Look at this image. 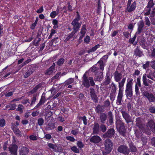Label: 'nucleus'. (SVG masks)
I'll use <instances>...</instances> for the list:
<instances>
[{
  "instance_id": "obj_3",
  "label": "nucleus",
  "mask_w": 155,
  "mask_h": 155,
  "mask_svg": "<svg viewBox=\"0 0 155 155\" xmlns=\"http://www.w3.org/2000/svg\"><path fill=\"white\" fill-rule=\"evenodd\" d=\"M104 144L105 151H103V155H107L110 153L112 150L113 144L111 140L107 139L105 140Z\"/></svg>"
},
{
  "instance_id": "obj_11",
  "label": "nucleus",
  "mask_w": 155,
  "mask_h": 155,
  "mask_svg": "<svg viewBox=\"0 0 155 155\" xmlns=\"http://www.w3.org/2000/svg\"><path fill=\"white\" fill-rule=\"evenodd\" d=\"M71 25L73 26V31L76 33L78 31L80 27V25L79 24L78 22L72 21Z\"/></svg>"
},
{
  "instance_id": "obj_14",
  "label": "nucleus",
  "mask_w": 155,
  "mask_h": 155,
  "mask_svg": "<svg viewBox=\"0 0 155 155\" xmlns=\"http://www.w3.org/2000/svg\"><path fill=\"white\" fill-rule=\"evenodd\" d=\"M147 126L149 127L152 131L155 133V123L153 120H150L148 122Z\"/></svg>"
},
{
  "instance_id": "obj_22",
  "label": "nucleus",
  "mask_w": 155,
  "mask_h": 155,
  "mask_svg": "<svg viewBox=\"0 0 155 155\" xmlns=\"http://www.w3.org/2000/svg\"><path fill=\"white\" fill-rule=\"evenodd\" d=\"M46 101L45 97V95H43V94L42 95L41 98L39 103L35 107V108H38L39 106H41Z\"/></svg>"
},
{
  "instance_id": "obj_60",
  "label": "nucleus",
  "mask_w": 155,
  "mask_h": 155,
  "mask_svg": "<svg viewBox=\"0 0 155 155\" xmlns=\"http://www.w3.org/2000/svg\"><path fill=\"white\" fill-rule=\"evenodd\" d=\"M23 106L21 104H19L17 108V110L20 111L21 112H22L23 110L22 108H23Z\"/></svg>"
},
{
  "instance_id": "obj_29",
  "label": "nucleus",
  "mask_w": 155,
  "mask_h": 155,
  "mask_svg": "<svg viewBox=\"0 0 155 155\" xmlns=\"http://www.w3.org/2000/svg\"><path fill=\"white\" fill-rule=\"evenodd\" d=\"M129 152H130L132 153H135L137 151V149L135 147L133 144L131 143L129 144Z\"/></svg>"
},
{
  "instance_id": "obj_35",
  "label": "nucleus",
  "mask_w": 155,
  "mask_h": 155,
  "mask_svg": "<svg viewBox=\"0 0 155 155\" xmlns=\"http://www.w3.org/2000/svg\"><path fill=\"white\" fill-rule=\"evenodd\" d=\"M63 150L62 147L59 145L55 144L54 151L55 152H61Z\"/></svg>"
},
{
  "instance_id": "obj_23",
  "label": "nucleus",
  "mask_w": 155,
  "mask_h": 155,
  "mask_svg": "<svg viewBox=\"0 0 155 155\" xmlns=\"http://www.w3.org/2000/svg\"><path fill=\"white\" fill-rule=\"evenodd\" d=\"M101 140L99 136H92L90 139V141L94 143H98Z\"/></svg>"
},
{
  "instance_id": "obj_8",
  "label": "nucleus",
  "mask_w": 155,
  "mask_h": 155,
  "mask_svg": "<svg viewBox=\"0 0 155 155\" xmlns=\"http://www.w3.org/2000/svg\"><path fill=\"white\" fill-rule=\"evenodd\" d=\"M93 134H99L101 133L100 125L97 123H95L93 128Z\"/></svg>"
},
{
  "instance_id": "obj_25",
  "label": "nucleus",
  "mask_w": 155,
  "mask_h": 155,
  "mask_svg": "<svg viewBox=\"0 0 155 155\" xmlns=\"http://www.w3.org/2000/svg\"><path fill=\"white\" fill-rule=\"evenodd\" d=\"M108 121L110 125H112L113 123L114 119L113 115L111 111H110L108 112Z\"/></svg>"
},
{
  "instance_id": "obj_18",
  "label": "nucleus",
  "mask_w": 155,
  "mask_h": 155,
  "mask_svg": "<svg viewBox=\"0 0 155 155\" xmlns=\"http://www.w3.org/2000/svg\"><path fill=\"white\" fill-rule=\"evenodd\" d=\"M123 96V92H119L116 101V104L117 105H120L121 104Z\"/></svg>"
},
{
  "instance_id": "obj_46",
  "label": "nucleus",
  "mask_w": 155,
  "mask_h": 155,
  "mask_svg": "<svg viewBox=\"0 0 155 155\" xmlns=\"http://www.w3.org/2000/svg\"><path fill=\"white\" fill-rule=\"evenodd\" d=\"M37 95L34 94L32 98L31 99V103L30 105L31 106L32 104L35 103Z\"/></svg>"
},
{
  "instance_id": "obj_7",
  "label": "nucleus",
  "mask_w": 155,
  "mask_h": 155,
  "mask_svg": "<svg viewBox=\"0 0 155 155\" xmlns=\"http://www.w3.org/2000/svg\"><path fill=\"white\" fill-rule=\"evenodd\" d=\"M90 95L91 96V99L93 100L94 103H97L98 100L97 96L96 94V92L94 88H90Z\"/></svg>"
},
{
  "instance_id": "obj_15",
  "label": "nucleus",
  "mask_w": 155,
  "mask_h": 155,
  "mask_svg": "<svg viewBox=\"0 0 155 155\" xmlns=\"http://www.w3.org/2000/svg\"><path fill=\"white\" fill-rule=\"evenodd\" d=\"M114 76L115 81L118 82L121 80L122 75L120 73H119L117 71H116L114 73Z\"/></svg>"
},
{
  "instance_id": "obj_28",
  "label": "nucleus",
  "mask_w": 155,
  "mask_h": 155,
  "mask_svg": "<svg viewBox=\"0 0 155 155\" xmlns=\"http://www.w3.org/2000/svg\"><path fill=\"white\" fill-rule=\"evenodd\" d=\"M12 128L16 135H18L19 136L21 135L19 130L15 127L14 124H12Z\"/></svg>"
},
{
  "instance_id": "obj_52",
  "label": "nucleus",
  "mask_w": 155,
  "mask_h": 155,
  "mask_svg": "<svg viewBox=\"0 0 155 155\" xmlns=\"http://www.w3.org/2000/svg\"><path fill=\"white\" fill-rule=\"evenodd\" d=\"M77 15L76 18L74 19L72 21H74L77 22H78V21L80 19V16L79 13L78 12H77Z\"/></svg>"
},
{
  "instance_id": "obj_62",
  "label": "nucleus",
  "mask_w": 155,
  "mask_h": 155,
  "mask_svg": "<svg viewBox=\"0 0 155 155\" xmlns=\"http://www.w3.org/2000/svg\"><path fill=\"white\" fill-rule=\"evenodd\" d=\"M51 32L50 33V35L48 37L49 39L51 38L52 36H53V35L56 33L55 30H54V29H51Z\"/></svg>"
},
{
  "instance_id": "obj_44",
  "label": "nucleus",
  "mask_w": 155,
  "mask_h": 155,
  "mask_svg": "<svg viewBox=\"0 0 155 155\" xmlns=\"http://www.w3.org/2000/svg\"><path fill=\"white\" fill-rule=\"evenodd\" d=\"M71 150L74 153H79L80 152V150L76 146H74L71 148Z\"/></svg>"
},
{
  "instance_id": "obj_57",
  "label": "nucleus",
  "mask_w": 155,
  "mask_h": 155,
  "mask_svg": "<svg viewBox=\"0 0 155 155\" xmlns=\"http://www.w3.org/2000/svg\"><path fill=\"white\" fill-rule=\"evenodd\" d=\"M97 5H98V7H97V13H100V11L101 9V2H100V0H98Z\"/></svg>"
},
{
  "instance_id": "obj_48",
  "label": "nucleus",
  "mask_w": 155,
  "mask_h": 155,
  "mask_svg": "<svg viewBox=\"0 0 155 155\" xmlns=\"http://www.w3.org/2000/svg\"><path fill=\"white\" fill-rule=\"evenodd\" d=\"M145 24L148 26H149L150 25V22L147 17H145Z\"/></svg>"
},
{
  "instance_id": "obj_1",
  "label": "nucleus",
  "mask_w": 155,
  "mask_h": 155,
  "mask_svg": "<svg viewBox=\"0 0 155 155\" xmlns=\"http://www.w3.org/2000/svg\"><path fill=\"white\" fill-rule=\"evenodd\" d=\"M89 71H86L84 74L83 78V84L84 86L87 88H88L90 86V84L91 86H94L95 85V83L92 77L88 78L87 74L88 73Z\"/></svg>"
},
{
  "instance_id": "obj_12",
  "label": "nucleus",
  "mask_w": 155,
  "mask_h": 155,
  "mask_svg": "<svg viewBox=\"0 0 155 155\" xmlns=\"http://www.w3.org/2000/svg\"><path fill=\"white\" fill-rule=\"evenodd\" d=\"M103 74L102 72L101 71H97L95 73L94 81H101L103 78Z\"/></svg>"
},
{
  "instance_id": "obj_54",
  "label": "nucleus",
  "mask_w": 155,
  "mask_h": 155,
  "mask_svg": "<svg viewBox=\"0 0 155 155\" xmlns=\"http://www.w3.org/2000/svg\"><path fill=\"white\" fill-rule=\"evenodd\" d=\"M47 145L50 148L54 150L55 144H54L51 143H48Z\"/></svg>"
},
{
  "instance_id": "obj_51",
  "label": "nucleus",
  "mask_w": 155,
  "mask_h": 155,
  "mask_svg": "<svg viewBox=\"0 0 155 155\" xmlns=\"http://www.w3.org/2000/svg\"><path fill=\"white\" fill-rule=\"evenodd\" d=\"M38 123L39 126L42 125L44 123V120L42 118H39L38 119Z\"/></svg>"
},
{
  "instance_id": "obj_58",
  "label": "nucleus",
  "mask_w": 155,
  "mask_h": 155,
  "mask_svg": "<svg viewBox=\"0 0 155 155\" xmlns=\"http://www.w3.org/2000/svg\"><path fill=\"white\" fill-rule=\"evenodd\" d=\"M5 124V121L4 119H2L0 120V126L1 127H4Z\"/></svg>"
},
{
  "instance_id": "obj_43",
  "label": "nucleus",
  "mask_w": 155,
  "mask_h": 155,
  "mask_svg": "<svg viewBox=\"0 0 155 155\" xmlns=\"http://www.w3.org/2000/svg\"><path fill=\"white\" fill-rule=\"evenodd\" d=\"M56 12V11H53L51 13L50 16L52 18H54L55 17V16L58 15L59 13V9L58 8L57 9Z\"/></svg>"
},
{
  "instance_id": "obj_2",
  "label": "nucleus",
  "mask_w": 155,
  "mask_h": 155,
  "mask_svg": "<svg viewBox=\"0 0 155 155\" xmlns=\"http://www.w3.org/2000/svg\"><path fill=\"white\" fill-rule=\"evenodd\" d=\"M116 127L121 135L124 136L125 135L126 129L124 123L120 119L116 120Z\"/></svg>"
},
{
  "instance_id": "obj_6",
  "label": "nucleus",
  "mask_w": 155,
  "mask_h": 155,
  "mask_svg": "<svg viewBox=\"0 0 155 155\" xmlns=\"http://www.w3.org/2000/svg\"><path fill=\"white\" fill-rule=\"evenodd\" d=\"M137 31L136 33V35H139L144 29V24L143 20H141L137 23Z\"/></svg>"
},
{
  "instance_id": "obj_41",
  "label": "nucleus",
  "mask_w": 155,
  "mask_h": 155,
  "mask_svg": "<svg viewBox=\"0 0 155 155\" xmlns=\"http://www.w3.org/2000/svg\"><path fill=\"white\" fill-rule=\"evenodd\" d=\"M97 64L100 65V69L102 71L104 70V64L102 60H100L98 62Z\"/></svg>"
},
{
  "instance_id": "obj_39",
  "label": "nucleus",
  "mask_w": 155,
  "mask_h": 155,
  "mask_svg": "<svg viewBox=\"0 0 155 155\" xmlns=\"http://www.w3.org/2000/svg\"><path fill=\"white\" fill-rule=\"evenodd\" d=\"M65 60L62 58L59 59L57 62V64L59 66L62 65L64 63Z\"/></svg>"
},
{
  "instance_id": "obj_45",
  "label": "nucleus",
  "mask_w": 155,
  "mask_h": 155,
  "mask_svg": "<svg viewBox=\"0 0 155 155\" xmlns=\"http://www.w3.org/2000/svg\"><path fill=\"white\" fill-rule=\"evenodd\" d=\"M61 72H58L53 77L51 78V81H53L55 79H58L61 74Z\"/></svg>"
},
{
  "instance_id": "obj_32",
  "label": "nucleus",
  "mask_w": 155,
  "mask_h": 155,
  "mask_svg": "<svg viewBox=\"0 0 155 155\" xmlns=\"http://www.w3.org/2000/svg\"><path fill=\"white\" fill-rule=\"evenodd\" d=\"M142 52L139 49V47L137 46L136 49L134 50V54L137 56L140 57L142 55Z\"/></svg>"
},
{
  "instance_id": "obj_27",
  "label": "nucleus",
  "mask_w": 155,
  "mask_h": 155,
  "mask_svg": "<svg viewBox=\"0 0 155 155\" xmlns=\"http://www.w3.org/2000/svg\"><path fill=\"white\" fill-rule=\"evenodd\" d=\"M115 134V131L113 128H110L105 133V134L103 136H113Z\"/></svg>"
},
{
  "instance_id": "obj_53",
  "label": "nucleus",
  "mask_w": 155,
  "mask_h": 155,
  "mask_svg": "<svg viewBox=\"0 0 155 155\" xmlns=\"http://www.w3.org/2000/svg\"><path fill=\"white\" fill-rule=\"evenodd\" d=\"M141 141L143 142V145L146 144L147 142V138L146 137V136H143L141 137Z\"/></svg>"
},
{
  "instance_id": "obj_4",
  "label": "nucleus",
  "mask_w": 155,
  "mask_h": 155,
  "mask_svg": "<svg viewBox=\"0 0 155 155\" xmlns=\"http://www.w3.org/2000/svg\"><path fill=\"white\" fill-rule=\"evenodd\" d=\"M118 151L125 155H128L129 153V150L127 147L124 145H120L118 148Z\"/></svg>"
},
{
  "instance_id": "obj_33",
  "label": "nucleus",
  "mask_w": 155,
  "mask_h": 155,
  "mask_svg": "<svg viewBox=\"0 0 155 155\" xmlns=\"http://www.w3.org/2000/svg\"><path fill=\"white\" fill-rule=\"evenodd\" d=\"M100 132L103 133L105 132L107 130V126L104 124H102L100 125Z\"/></svg>"
},
{
  "instance_id": "obj_9",
  "label": "nucleus",
  "mask_w": 155,
  "mask_h": 155,
  "mask_svg": "<svg viewBox=\"0 0 155 155\" xmlns=\"http://www.w3.org/2000/svg\"><path fill=\"white\" fill-rule=\"evenodd\" d=\"M121 112L122 114L123 117L125 120L126 122L127 123H128L131 121V118L126 112L121 110Z\"/></svg>"
},
{
  "instance_id": "obj_50",
  "label": "nucleus",
  "mask_w": 155,
  "mask_h": 155,
  "mask_svg": "<svg viewBox=\"0 0 155 155\" xmlns=\"http://www.w3.org/2000/svg\"><path fill=\"white\" fill-rule=\"evenodd\" d=\"M86 25H84L82 26L81 30V31L80 33L83 35H84L85 33V30L86 29Z\"/></svg>"
},
{
  "instance_id": "obj_64",
  "label": "nucleus",
  "mask_w": 155,
  "mask_h": 155,
  "mask_svg": "<svg viewBox=\"0 0 155 155\" xmlns=\"http://www.w3.org/2000/svg\"><path fill=\"white\" fill-rule=\"evenodd\" d=\"M150 17L151 24L153 25H155V16H150Z\"/></svg>"
},
{
  "instance_id": "obj_63",
  "label": "nucleus",
  "mask_w": 155,
  "mask_h": 155,
  "mask_svg": "<svg viewBox=\"0 0 155 155\" xmlns=\"http://www.w3.org/2000/svg\"><path fill=\"white\" fill-rule=\"evenodd\" d=\"M32 74L30 72V71L28 70V71H27V72H26L25 74L24 75V77L25 78H28V76H29L31 74Z\"/></svg>"
},
{
  "instance_id": "obj_24",
  "label": "nucleus",
  "mask_w": 155,
  "mask_h": 155,
  "mask_svg": "<svg viewBox=\"0 0 155 155\" xmlns=\"http://www.w3.org/2000/svg\"><path fill=\"white\" fill-rule=\"evenodd\" d=\"M139 43L141 46L142 47L146 49H147V46L146 45V40L144 37H142L141 39V40L140 41Z\"/></svg>"
},
{
  "instance_id": "obj_34",
  "label": "nucleus",
  "mask_w": 155,
  "mask_h": 155,
  "mask_svg": "<svg viewBox=\"0 0 155 155\" xmlns=\"http://www.w3.org/2000/svg\"><path fill=\"white\" fill-rule=\"evenodd\" d=\"M54 69L53 67H50L49 69H48L45 73V74L47 75H51L54 71Z\"/></svg>"
},
{
  "instance_id": "obj_31",
  "label": "nucleus",
  "mask_w": 155,
  "mask_h": 155,
  "mask_svg": "<svg viewBox=\"0 0 155 155\" xmlns=\"http://www.w3.org/2000/svg\"><path fill=\"white\" fill-rule=\"evenodd\" d=\"M126 81V78H123L120 82L119 83V92H122L121 91L122 88L123 87L125 82Z\"/></svg>"
},
{
  "instance_id": "obj_16",
  "label": "nucleus",
  "mask_w": 155,
  "mask_h": 155,
  "mask_svg": "<svg viewBox=\"0 0 155 155\" xmlns=\"http://www.w3.org/2000/svg\"><path fill=\"white\" fill-rule=\"evenodd\" d=\"M29 152V149L26 147H22L20 150L19 155H27Z\"/></svg>"
},
{
  "instance_id": "obj_26",
  "label": "nucleus",
  "mask_w": 155,
  "mask_h": 155,
  "mask_svg": "<svg viewBox=\"0 0 155 155\" xmlns=\"http://www.w3.org/2000/svg\"><path fill=\"white\" fill-rule=\"evenodd\" d=\"M104 108L102 105L101 106L100 104H98L95 108V111L97 113L99 114L103 113L104 111Z\"/></svg>"
},
{
  "instance_id": "obj_30",
  "label": "nucleus",
  "mask_w": 155,
  "mask_h": 155,
  "mask_svg": "<svg viewBox=\"0 0 155 155\" xmlns=\"http://www.w3.org/2000/svg\"><path fill=\"white\" fill-rule=\"evenodd\" d=\"M102 107L104 108H110V102L109 100H107L104 102Z\"/></svg>"
},
{
  "instance_id": "obj_36",
  "label": "nucleus",
  "mask_w": 155,
  "mask_h": 155,
  "mask_svg": "<svg viewBox=\"0 0 155 155\" xmlns=\"http://www.w3.org/2000/svg\"><path fill=\"white\" fill-rule=\"evenodd\" d=\"M100 46L99 44H97L94 47H93L92 48L88 50L87 52L88 53L92 52L95 51L97 48H98Z\"/></svg>"
},
{
  "instance_id": "obj_17",
  "label": "nucleus",
  "mask_w": 155,
  "mask_h": 155,
  "mask_svg": "<svg viewBox=\"0 0 155 155\" xmlns=\"http://www.w3.org/2000/svg\"><path fill=\"white\" fill-rule=\"evenodd\" d=\"M100 120L102 124H104L107 119V116L105 113H101L100 115Z\"/></svg>"
},
{
  "instance_id": "obj_13",
  "label": "nucleus",
  "mask_w": 155,
  "mask_h": 155,
  "mask_svg": "<svg viewBox=\"0 0 155 155\" xmlns=\"http://www.w3.org/2000/svg\"><path fill=\"white\" fill-rule=\"evenodd\" d=\"M136 2H134L131 5L127 7L126 10L128 12H131L135 10L136 7Z\"/></svg>"
},
{
  "instance_id": "obj_59",
  "label": "nucleus",
  "mask_w": 155,
  "mask_h": 155,
  "mask_svg": "<svg viewBox=\"0 0 155 155\" xmlns=\"http://www.w3.org/2000/svg\"><path fill=\"white\" fill-rule=\"evenodd\" d=\"M75 33L72 31L71 33L70 34L69 36L67 37L66 39L68 40H69L72 37Z\"/></svg>"
},
{
  "instance_id": "obj_55",
  "label": "nucleus",
  "mask_w": 155,
  "mask_h": 155,
  "mask_svg": "<svg viewBox=\"0 0 155 155\" xmlns=\"http://www.w3.org/2000/svg\"><path fill=\"white\" fill-rule=\"evenodd\" d=\"M78 118L79 119H81L83 121L84 124L85 125H86L87 124V120L85 116H84L83 117H78Z\"/></svg>"
},
{
  "instance_id": "obj_37",
  "label": "nucleus",
  "mask_w": 155,
  "mask_h": 155,
  "mask_svg": "<svg viewBox=\"0 0 155 155\" xmlns=\"http://www.w3.org/2000/svg\"><path fill=\"white\" fill-rule=\"evenodd\" d=\"M41 85L40 84L37 85L31 91H30V93L33 94L36 92L41 87Z\"/></svg>"
},
{
  "instance_id": "obj_10",
  "label": "nucleus",
  "mask_w": 155,
  "mask_h": 155,
  "mask_svg": "<svg viewBox=\"0 0 155 155\" xmlns=\"http://www.w3.org/2000/svg\"><path fill=\"white\" fill-rule=\"evenodd\" d=\"M18 147L15 144H13L9 147V150L12 155H17V150Z\"/></svg>"
},
{
  "instance_id": "obj_38",
  "label": "nucleus",
  "mask_w": 155,
  "mask_h": 155,
  "mask_svg": "<svg viewBox=\"0 0 155 155\" xmlns=\"http://www.w3.org/2000/svg\"><path fill=\"white\" fill-rule=\"evenodd\" d=\"M143 84L144 85L147 86L150 85L149 83L147 81V79L146 75H143Z\"/></svg>"
},
{
  "instance_id": "obj_20",
  "label": "nucleus",
  "mask_w": 155,
  "mask_h": 155,
  "mask_svg": "<svg viewBox=\"0 0 155 155\" xmlns=\"http://www.w3.org/2000/svg\"><path fill=\"white\" fill-rule=\"evenodd\" d=\"M105 80L103 84L104 85H107L109 84L111 81V78L110 77V74L109 73H106Z\"/></svg>"
},
{
  "instance_id": "obj_19",
  "label": "nucleus",
  "mask_w": 155,
  "mask_h": 155,
  "mask_svg": "<svg viewBox=\"0 0 155 155\" xmlns=\"http://www.w3.org/2000/svg\"><path fill=\"white\" fill-rule=\"evenodd\" d=\"M142 120V119L140 117H137L136 120V125L140 129L142 128L143 127V123Z\"/></svg>"
},
{
  "instance_id": "obj_40",
  "label": "nucleus",
  "mask_w": 155,
  "mask_h": 155,
  "mask_svg": "<svg viewBox=\"0 0 155 155\" xmlns=\"http://www.w3.org/2000/svg\"><path fill=\"white\" fill-rule=\"evenodd\" d=\"M154 3L153 0H150L148 2L147 5L146 6V8H151L154 5Z\"/></svg>"
},
{
  "instance_id": "obj_42",
  "label": "nucleus",
  "mask_w": 155,
  "mask_h": 155,
  "mask_svg": "<svg viewBox=\"0 0 155 155\" xmlns=\"http://www.w3.org/2000/svg\"><path fill=\"white\" fill-rule=\"evenodd\" d=\"M74 81V78H70L66 80L64 82L65 85H68L72 83Z\"/></svg>"
},
{
  "instance_id": "obj_5",
  "label": "nucleus",
  "mask_w": 155,
  "mask_h": 155,
  "mask_svg": "<svg viewBox=\"0 0 155 155\" xmlns=\"http://www.w3.org/2000/svg\"><path fill=\"white\" fill-rule=\"evenodd\" d=\"M142 94L143 96L148 99L149 102H153L155 101V97L153 94H150L147 91L143 92Z\"/></svg>"
},
{
  "instance_id": "obj_21",
  "label": "nucleus",
  "mask_w": 155,
  "mask_h": 155,
  "mask_svg": "<svg viewBox=\"0 0 155 155\" xmlns=\"http://www.w3.org/2000/svg\"><path fill=\"white\" fill-rule=\"evenodd\" d=\"M132 79L131 80L127 83L125 91H132Z\"/></svg>"
},
{
  "instance_id": "obj_49",
  "label": "nucleus",
  "mask_w": 155,
  "mask_h": 155,
  "mask_svg": "<svg viewBox=\"0 0 155 155\" xmlns=\"http://www.w3.org/2000/svg\"><path fill=\"white\" fill-rule=\"evenodd\" d=\"M77 145L78 147L80 148H83L84 146V145L82 142L80 141H77Z\"/></svg>"
},
{
  "instance_id": "obj_61",
  "label": "nucleus",
  "mask_w": 155,
  "mask_h": 155,
  "mask_svg": "<svg viewBox=\"0 0 155 155\" xmlns=\"http://www.w3.org/2000/svg\"><path fill=\"white\" fill-rule=\"evenodd\" d=\"M111 86H112V90L113 92L115 93L117 90V88L116 87L115 85L112 83L111 84Z\"/></svg>"
},
{
  "instance_id": "obj_47",
  "label": "nucleus",
  "mask_w": 155,
  "mask_h": 155,
  "mask_svg": "<svg viewBox=\"0 0 155 155\" xmlns=\"http://www.w3.org/2000/svg\"><path fill=\"white\" fill-rule=\"evenodd\" d=\"M125 93L127 97L131 98L133 96L132 91H125Z\"/></svg>"
},
{
  "instance_id": "obj_56",
  "label": "nucleus",
  "mask_w": 155,
  "mask_h": 155,
  "mask_svg": "<svg viewBox=\"0 0 155 155\" xmlns=\"http://www.w3.org/2000/svg\"><path fill=\"white\" fill-rule=\"evenodd\" d=\"M96 64L93 66L91 68H90L89 70H91L92 72H95L96 70H97L98 68L97 67H96Z\"/></svg>"
}]
</instances>
